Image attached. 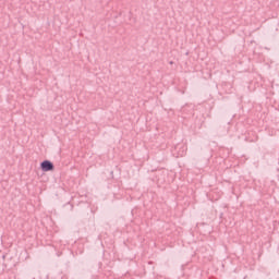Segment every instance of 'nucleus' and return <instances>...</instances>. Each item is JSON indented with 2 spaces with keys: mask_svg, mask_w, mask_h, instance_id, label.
Instances as JSON below:
<instances>
[{
  "mask_svg": "<svg viewBox=\"0 0 279 279\" xmlns=\"http://www.w3.org/2000/svg\"><path fill=\"white\" fill-rule=\"evenodd\" d=\"M43 171H53V163L49 160H45L40 163Z\"/></svg>",
  "mask_w": 279,
  "mask_h": 279,
  "instance_id": "obj_1",
  "label": "nucleus"
}]
</instances>
